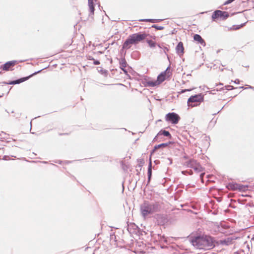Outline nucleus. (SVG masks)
I'll use <instances>...</instances> for the list:
<instances>
[{"label": "nucleus", "mask_w": 254, "mask_h": 254, "mask_svg": "<svg viewBox=\"0 0 254 254\" xmlns=\"http://www.w3.org/2000/svg\"><path fill=\"white\" fill-rule=\"evenodd\" d=\"M231 82H234L236 84H239V82H240V80L238 79H236L235 80L233 81V80H232L231 81Z\"/></svg>", "instance_id": "30"}, {"label": "nucleus", "mask_w": 254, "mask_h": 254, "mask_svg": "<svg viewBox=\"0 0 254 254\" xmlns=\"http://www.w3.org/2000/svg\"><path fill=\"white\" fill-rule=\"evenodd\" d=\"M221 71H223L224 70V69L223 68H222L220 69Z\"/></svg>", "instance_id": "44"}, {"label": "nucleus", "mask_w": 254, "mask_h": 254, "mask_svg": "<svg viewBox=\"0 0 254 254\" xmlns=\"http://www.w3.org/2000/svg\"><path fill=\"white\" fill-rule=\"evenodd\" d=\"M168 159L170 161V164H172V159L170 158H168Z\"/></svg>", "instance_id": "39"}, {"label": "nucleus", "mask_w": 254, "mask_h": 254, "mask_svg": "<svg viewBox=\"0 0 254 254\" xmlns=\"http://www.w3.org/2000/svg\"><path fill=\"white\" fill-rule=\"evenodd\" d=\"M148 83L150 86L152 87H154L156 86L157 85L160 84L159 83H158V81L157 80L154 81H149Z\"/></svg>", "instance_id": "24"}, {"label": "nucleus", "mask_w": 254, "mask_h": 254, "mask_svg": "<svg viewBox=\"0 0 254 254\" xmlns=\"http://www.w3.org/2000/svg\"><path fill=\"white\" fill-rule=\"evenodd\" d=\"M17 63V61H8L1 66V68L3 70L8 71L11 67L14 66Z\"/></svg>", "instance_id": "10"}, {"label": "nucleus", "mask_w": 254, "mask_h": 254, "mask_svg": "<svg viewBox=\"0 0 254 254\" xmlns=\"http://www.w3.org/2000/svg\"><path fill=\"white\" fill-rule=\"evenodd\" d=\"M214 243V238L207 235L196 237L191 240L192 245L199 249H203V247L213 248Z\"/></svg>", "instance_id": "1"}, {"label": "nucleus", "mask_w": 254, "mask_h": 254, "mask_svg": "<svg viewBox=\"0 0 254 254\" xmlns=\"http://www.w3.org/2000/svg\"><path fill=\"white\" fill-rule=\"evenodd\" d=\"M226 187L228 190H238V188L239 187V184L233 182L227 184Z\"/></svg>", "instance_id": "14"}, {"label": "nucleus", "mask_w": 254, "mask_h": 254, "mask_svg": "<svg viewBox=\"0 0 254 254\" xmlns=\"http://www.w3.org/2000/svg\"><path fill=\"white\" fill-rule=\"evenodd\" d=\"M92 1H94V0H91Z\"/></svg>", "instance_id": "53"}, {"label": "nucleus", "mask_w": 254, "mask_h": 254, "mask_svg": "<svg viewBox=\"0 0 254 254\" xmlns=\"http://www.w3.org/2000/svg\"><path fill=\"white\" fill-rule=\"evenodd\" d=\"M204 174H204V173H201V174H200V179H201V180H202L203 177V176H204Z\"/></svg>", "instance_id": "35"}, {"label": "nucleus", "mask_w": 254, "mask_h": 254, "mask_svg": "<svg viewBox=\"0 0 254 254\" xmlns=\"http://www.w3.org/2000/svg\"><path fill=\"white\" fill-rule=\"evenodd\" d=\"M203 101V96L201 94L191 96L188 100V106L195 107Z\"/></svg>", "instance_id": "4"}, {"label": "nucleus", "mask_w": 254, "mask_h": 254, "mask_svg": "<svg viewBox=\"0 0 254 254\" xmlns=\"http://www.w3.org/2000/svg\"><path fill=\"white\" fill-rule=\"evenodd\" d=\"M162 20V19H142L139 20V21L150 22L151 23L159 22Z\"/></svg>", "instance_id": "19"}, {"label": "nucleus", "mask_w": 254, "mask_h": 254, "mask_svg": "<svg viewBox=\"0 0 254 254\" xmlns=\"http://www.w3.org/2000/svg\"><path fill=\"white\" fill-rule=\"evenodd\" d=\"M219 85H223V83H219V84H216V86H218Z\"/></svg>", "instance_id": "38"}, {"label": "nucleus", "mask_w": 254, "mask_h": 254, "mask_svg": "<svg viewBox=\"0 0 254 254\" xmlns=\"http://www.w3.org/2000/svg\"><path fill=\"white\" fill-rule=\"evenodd\" d=\"M138 167H139V168H140V169L141 170V165H138Z\"/></svg>", "instance_id": "43"}, {"label": "nucleus", "mask_w": 254, "mask_h": 254, "mask_svg": "<svg viewBox=\"0 0 254 254\" xmlns=\"http://www.w3.org/2000/svg\"><path fill=\"white\" fill-rule=\"evenodd\" d=\"M250 88H252V86H250L249 87Z\"/></svg>", "instance_id": "51"}, {"label": "nucleus", "mask_w": 254, "mask_h": 254, "mask_svg": "<svg viewBox=\"0 0 254 254\" xmlns=\"http://www.w3.org/2000/svg\"><path fill=\"white\" fill-rule=\"evenodd\" d=\"M176 53L179 56H182L184 53V48L183 43L182 42H180L177 44L176 47Z\"/></svg>", "instance_id": "11"}, {"label": "nucleus", "mask_w": 254, "mask_h": 254, "mask_svg": "<svg viewBox=\"0 0 254 254\" xmlns=\"http://www.w3.org/2000/svg\"><path fill=\"white\" fill-rule=\"evenodd\" d=\"M158 136V135H157L154 137V138L153 139V140H157V136Z\"/></svg>", "instance_id": "41"}, {"label": "nucleus", "mask_w": 254, "mask_h": 254, "mask_svg": "<svg viewBox=\"0 0 254 254\" xmlns=\"http://www.w3.org/2000/svg\"><path fill=\"white\" fill-rule=\"evenodd\" d=\"M121 69L124 71V72L125 73L127 74V69H126L125 68H122H122H121Z\"/></svg>", "instance_id": "33"}, {"label": "nucleus", "mask_w": 254, "mask_h": 254, "mask_svg": "<svg viewBox=\"0 0 254 254\" xmlns=\"http://www.w3.org/2000/svg\"><path fill=\"white\" fill-rule=\"evenodd\" d=\"M88 6H89V7L90 6H91V7L94 6V1L89 0L88 1Z\"/></svg>", "instance_id": "27"}, {"label": "nucleus", "mask_w": 254, "mask_h": 254, "mask_svg": "<svg viewBox=\"0 0 254 254\" xmlns=\"http://www.w3.org/2000/svg\"><path fill=\"white\" fill-rule=\"evenodd\" d=\"M244 87L243 86H240L238 88H235L234 86H232V85H226L224 87H223L222 88H217L216 90V91H220V90H224V89L225 88V89L227 90H233V89H236V88H243Z\"/></svg>", "instance_id": "17"}, {"label": "nucleus", "mask_w": 254, "mask_h": 254, "mask_svg": "<svg viewBox=\"0 0 254 254\" xmlns=\"http://www.w3.org/2000/svg\"><path fill=\"white\" fill-rule=\"evenodd\" d=\"M247 186H245L243 185L239 184V187L238 190L240 191H245L247 190Z\"/></svg>", "instance_id": "23"}, {"label": "nucleus", "mask_w": 254, "mask_h": 254, "mask_svg": "<svg viewBox=\"0 0 254 254\" xmlns=\"http://www.w3.org/2000/svg\"><path fill=\"white\" fill-rule=\"evenodd\" d=\"M171 143H172V142L169 141V142H167V143H161L160 144L155 145L154 147V149L152 151L151 154H152L153 152H154L157 149H158L159 148H161V147H166L169 144H170Z\"/></svg>", "instance_id": "15"}, {"label": "nucleus", "mask_w": 254, "mask_h": 254, "mask_svg": "<svg viewBox=\"0 0 254 254\" xmlns=\"http://www.w3.org/2000/svg\"><path fill=\"white\" fill-rule=\"evenodd\" d=\"M100 63L99 62V61L98 60H95L94 59V60H93V64H95V65H99L100 64Z\"/></svg>", "instance_id": "29"}, {"label": "nucleus", "mask_w": 254, "mask_h": 254, "mask_svg": "<svg viewBox=\"0 0 254 254\" xmlns=\"http://www.w3.org/2000/svg\"><path fill=\"white\" fill-rule=\"evenodd\" d=\"M245 24H246V23L241 24V25H234L231 28V29L234 30H238V29H240L241 28L243 27L245 25Z\"/></svg>", "instance_id": "21"}, {"label": "nucleus", "mask_w": 254, "mask_h": 254, "mask_svg": "<svg viewBox=\"0 0 254 254\" xmlns=\"http://www.w3.org/2000/svg\"><path fill=\"white\" fill-rule=\"evenodd\" d=\"M43 163H47V162H46V161H44V162H43Z\"/></svg>", "instance_id": "45"}, {"label": "nucleus", "mask_w": 254, "mask_h": 254, "mask_svg": "<svg viewBox=\"0 0 254 254\" xmlns=\"http://www.w3.org/2000/svg\"><path fill=\"white\" fill-rule=\"evenodd\" d=\"M232 239L229 237L224 240H220L219 243L221 245L228 246L232 243Z\"/></svg>", "instance_id": "16"}, {"label": "nucleus", "mask_w": 254, "mask_h": 254, "mask_svg": "<svg viewBox=\"0 0 254 254\" xmlns=\"http://www.w3.org/2000/svg\"><path fill=\"white\" fill-rule=\"evenodd\" d=\"M165 120L172 124H177L180 120V116L176 113L172 112L166 114Z\"/></svg>", "instance_id": "8"}, {"label": "nucleus", "mask_w": 254, "mask_h": 254, "mask_svg": "<svg viewBox=\"0 0 254 254\" xmlns=\"http://www.w3.org/2000/svg\"><path fill=\"white\" fill-rule=\"evenodd\" d=\"M172 74V73L170 69V65H169L164 71L162 72L158 75L157 79L158 83L161 84L166 79H169Z\"/></svg>", "instance_id": "6"}, {"label": "nucleus", "mask_w": 254, "mask_h": 254, "mask_svg": "<svg viewBox=\"0 0 254 254\" xmlns=\"http://www.w3.org/2000/svg\"><path fill=\"white\" fill-rule=\"evenodd\" d=\"M235 0H227V1H226L224 3V5H226V4H228L231 2H232L233 1H234Z\"/></svg>", "instance_id": "28"}, {"label": "nucleus", "mask_w": 254, "mask_h": 254, "mask_svg": "<svg viewBox=\"0 0 254 254\" xmlns=\"http://www.w3.org/2000/svg\"><path fill=\"white\" fill-rule=\"evenodd\" d=\"M163 135L164 136L171 137V135L169 131L165 130H161L157 134V135Z\"/></svg>", "instance_id": "18"}, {"label": "nucleus", "mask_w": 254, "mask_h": 254, "mask_svg": "<svg viewBox=\"0 0 254 254\" xmlns=\"http://www.w3.org/2000/svg\"><path fill=\"white\" fill-rule=\"evenodd\" d=\"M63 134L60 133V135H63Z\"/></svg>", "instance_id": "52"}, {"label": "nucleus", "mask_w": 254, "mask_h": 254, "mask_svg": "<svg viewBox=\"0 0 254 254\" xmlns=\"http://www.w3.org/2000/svg\"><path fill=\"white\" fill-rule=\"evenodd\" d=\"M191 89H184V90H182V93H184L186 91H190Z\"/></svg>", "instance_id": "36"}, {"label": "nucleus", "mask_w": 254, "mask_h": 254, "mask_svg": "<svg viewBox=\"0 0 254 254\" xmlns=\"http://www.w3.org/2000/svg\"><path fill=\"white\" fill-rule=\"evenodd\" d=\"M147 176H148V178H147L148 180H147V185H148V184L150 183L151 179V176H152V163H151V160L150 158L149 163V165H148V167Z\"/></svg>", "instance_id": "13"}, {"label": "nucleus", "mask_w": 254, "mask_h": 254, "mask_svg": "<svg viewBox=\"0 0 254 254\" xmlns=\"http://www.w3.org/2000/svg\"><path fill=\"white\" fill-rule=\"evenodd\" d=\"M31 126H32V122H30V126L31 127ZM30 129H31V127L30 128Z\"/></svg>", "instance_id": "42"}, {"label": "nucleus", "mask_w": 254, "mask_h": 254, "mask_svg": "<svg viewBox=\"0 0 254 254\" xmlns=\"http://www.w3.org/2000/svg\"><path fill=\"white\" fill-rule=\"evenodd\" d=\"M89 12H90L89 16L93 15L94 10H95L94 6H92V7L90 6L89 7Z\"/></svg>", "instance_id": "26"}, {"label": "nucleus", "mask_w": 254, "mask_h": 254, "mask_svg": "<svg viewBox=\"0 0 254 254\" xmlns=\"http://www.w3.org/2000/svg\"><path fill=\"white\" fill-rule=\"evenodd\" d=\"M99 53H100V54H102V52H99Z\"/></svg>", "instance_id": "50"}, {"label": "nucleus", "mask_w": 254, "mask_h": 254, "mask_svg": "<svg viewBox=\"0 0 254 254\" xmlns=\"http://www.w3.org/2000/svg\"><path fill=\"white\" fill-rule=\"evenodd\" d=\"M229 17V14L227 11H221L220 10H216L213 12L212 15V19L213 21L220 18L223 20L227 19Z\"/></svg>", "instance_id": "7"}, {"label": "nucleus", "mask_w": 254, "mask_h": 254, "mask_svg": "<svg viewBox=\"0 0 254 254\" xmlns=\"http://www.w3.org/2000/svg\"><path fill=\"white\" fill-rule=\"evenodd\" d=\"M55 162L59 163V164H61L62 161H55Z\"/></svg>", "instance_id": "40"}, {"label": "nucleus", "mask_w": 254, "mask_h": 254, "mask_svg": "<svg viewBox=\"0 0 254 254\" xmlns=\"http://www.w3.org/2000/svg\"><path fill=\"white\" fill-rule=\"evenodd\" d=\"M159 48H160V46L159 45H158Z\"/></svg>", "instance_id": "49"}, {"label": "nucleus", "mask_w": 254, "mask_h": 254, "mask_svg": "<svg viewBox=\"0 0 254 254\" xmlns=\"http://www.w3.org/2000/svg\"><path fill=\"white\" fill-rule=\"evenodd\" d=\"M9 156L5 155L3 157V160H7L9 159Z\"/></svg>", "instance_id": "32"}, {"label": "nucleus", "mask_w": 254, "mask_h": 254, "mask_svg": "<svg viewBox=\"0 0 254 254\" xmlns=\"http://www.w3.org/2000/svg\"><path fill=\"white\" fill-rule=\"evenodd\" d=\"M187 173H188L190 175H192L193 174V172L192 170H190L189 171H187Z\"/></svg>", "instance_id": "34"}, {"label": "nucleus", "mask_w": 254, "mask_h": 254, "mask_svg": "<svg viewBox=\"0 0 254 254\" xmlns=\"http://www.w3.org/2000/svg\"><path fill=\"white\" fill-rule=\"evenodd\" d=\"M87 59L88 60H91V61H93L94 60V59L92 57V56H88L87 57Z\"/></svg>", "instance_id": "31"}, {"label": "nucleus", "mask_w": 254, "mask_h": 254, "mask_svg": "<svg viewBox=\"0 0 254 254\" xmlns=\"http://www.w3.org/2000/svg\"><path fill=\"white\" fill-rule=\"evenodd\" d=\"M184 158H186V159H187V157L185 156V157H184Z\"/></svg>", "instance_id": "46"}, {"label": "nucleus", "mask_w": 254, "mask_h": 254, "mask_svg": "<svg viewBox=\"0 0 254 254\" xmlns=\"http://www.w3.org/2000/svg\"><path fill=\"white\" fill-rule=\"evenodd\" d=\"M146 41L150 47H151V48L155 47L156 45V43L151 40L147 39V40H146Z\"/></svg>", "instance_id": "22"}, {"label": "nucleus", "mask_w": 254, "mask_h": 254, "mask_svg": "<svg viewBox=\"0 0 254 254\" xmlns=\"http://www.w3.org/2000/svg\"><path fill=\"white\" fill-rule=\"evenodd\" d=\"M193 39L194 41L197 42L198 43L201 44L203 46H205V42L200 35L197 34H194L193 36Z\"/></svg>", "instance_id": "12"}, {"label": "nucleus", "mask_w": 254, "mask_h": 254, "mask_svg": "<svg viewBox=\"0 0 254 254\" xmlns=\"http://www.w3.org/2000/svg\"><path fill=\"white\" fill-rule=\"evenodd\" d=\"M44 69H45V68H42V69H41V70H44Z\"/></svg>", "instance_id": "48"}, {"label": "nucleus", "mask_w": 254, "mask_h": 254, "mask_svg": "<svg viewBox=\"0 0 254 254\" xmlns=\"http://www.w3.org/2000/svg\"><path fill=\"white\" fill-rule=\"evenodd\" d=\"M159 204L158 202H150L148 201H144L140 205V211L142 216L145 218L149 214L158 211Z\"/></svg>", "instance_id": "3"}, {"label": "nucleus", "mask_w": 254, "mask_h": 254, "mask_svg": "<svg viewBox=\"0 0 254 254\" xmlns=\"http://www.w3.org/2000/svg\"><path fill=\"white\" fill-rule=\"evenodd\" d=\"M147 36L145 33L138 32L128 36L123 45V49H129L131 45H136L144 40Z\"/></svg>", "instance_id": "2"}, {"label": "nucleus", "mask_w": 254, "mask_h": 254, "mask_svg": "<svg viewBox=\"0 0 254 254\" xmlns=\"http://www.w3.org/2000/svg\"><path fill=\"white\" fill-rule=\"evenodd\" d=\"M185 165L187 167L193 169L196 173H200L203 171V168L201 165L193 159H190L185 163Z\"/></svg>", "instance_id": "5"}, {"label": "nucleus", "mask_w": 254, "mask_h": 254, "mask_svg": "<svg viewBox=\"0 0 254 254\" xmlns=\"http://www.w3.org/2000/svg\"><path fill=\"white\" fill-rule=\"evenodd\" d=\"M41 71H42V70H39L35 72L34 73L31 74V75H30L28 76L22 77V78H19L16 80L11 81L9 82H3V83L5 84H10V85H14V84H19L20 83H22V82L28 80L30 77L37 74V73H40Z\"/></svg>", "instance_id": "9"}, {"label": "nucleus", "mask_w": 254, "mask_h": 254, "mask_svg": "<svg viewBox=\"0 0 254 254\" xmlns=\"http://www.w3.org/2000/svg\"><path fill=\"white\" fill-rule=\"evenodd\" d=\"M183 174L185 175L187 173V171H183L182 172Z\"/></svg>", "instance_id": "37"}, {"label": "nucleus", "mask_w": 254, "mask_h": 254, "mask_svg": "<svg viewBox=\"0 0 254 254\" xmlns=\"http://www.w3.org/2000/svg\"><path fill=\"white\" fill-rule=\"evenodd\" d=\"M44 69H45V68H42V69H41V70H44Z\"/></svg>", "instance_id": "47"}, {"label": "nucleus", "mask_w": 254, "mask_h": 254, "mask_svg": "<svg viewBox=\"0 0 254 254\" xmlns=\"http://www.w3.org/2000/svg\"><path fill=\"white\" fill-rule=\"evenodd\" d=\"M152 27L154 28L155 29H156V30H163L164 28V27L163 26H159V25H155V24L153 25L152 26Z\"/></svg>", "instance_id": "25"}, {"label": "nucleus", "mask_w": 254, "mask_h": 254, "mask_svg": "<svg viewBox=\"0 0 254 254\" xmlns=\"http://www.w3.org/2000/svg\"><path fill=\"white\" fill-rule=\"evenodd\" d=\"M120 68H125L127 65V63L125 58H122L120 61Z\"/></svg>", "instance_id": "20"}]
</instances>
